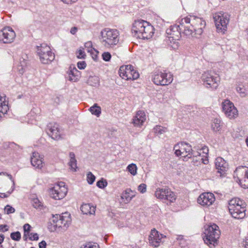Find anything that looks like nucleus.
I'll return each mask as SVG.
<instances>
[{
	"instance_id": "nucleus-54",
	"label": "nucleus",
	"mask_w": 248,
	"mask_h": 248,
	"mask_svg": "<svg viewBox=\"0 0 248 248\" xmlns=\"http://www.w3.org/2000/svg\"><path fill=\"white\" fill-rule=\"evenodd\" d=\"M7 225H0V232H6L8 230Z\"/></svg>"
},
{
	"instance_id": "nucleus-49",
	"label": "nucleus",
	"mask_w": 248,
	"mask_h": 248,
	"mask_svg": "<svg viewBox=\"0 0 248 248\" xmlns=\"http://www.w3.org/2000/svg\"><path fill=\"white\" fill-rule=\"evenodd\" d=\"M77 65L79 69H84L86 66V63L84 61L79 62H78Z\"/></svg>"
},
{
	"instance_id": "nucleus-37",
	"label": "nucleus",
	"mask_w": 248,
	"mask_h": 248,
	"mask_svg": "<svg viewBox=\"0 0 248 248\" xmlns=\"http://www.w3.org/2000/svg\"><path fill=\"white\" fill-rule=\"evenodd\" d=\"M236 91L241 96L245 97L246 95V90L244 86H238L236 88Z\"/></svg>"
},
{
	"instance_id": "nucleus-47",
	"label": "nucleus",
	"mask_w": 248,
	"mask_h": 248,
	"mask_svg": "<svg viewBox=\"0 0 248 248\" xmlns=\"http://www.w3.org/2000/svg\"><path fill=\"white\" fill-rule=\"evenodd\" d=\"M20 66L21 67V69H19V71H22V72H23V70L24 67L26 66V60L25 58L22 57L20 59Z\"/></svg>"
},
{
	"instance_id": "nucleus-22",
	"label": "nucleus",
	"mask_w": 248,
	"mask_h": 248,
	"mask_svg": "<svg viewBox=\"0 0 248 248\" xmlns=\"http://www.w3.org/2000/svg\"><path fill=\"white\" fill-rule=\"evenodd\" d=\"M43 158L37 152H33L31 157V165L36 168L41 169L43 166Z\"/></svg>"
},
{
	"instance_id": "nucleus-8",
	"label": "nucleus",
	"mask_w": 248,
	"mask_h": 248,
	"mask_svg": "<svg viewBox=\"0 0 248 248\" xmlns=\"http://www.w3.org/2000/svg\"><path fill=\"white\" fill-rule=\"evenodd\" d=\"M152 80L157 85L166 86L173 81L172 75L165 71H155L152 76Z\"/></svg>"
},
{
	"instance_id": "nucleus-51",
	"label": "nucleus",
	"mask_w": 248,
	"mask_h": 248,
	"mask_svg": "<svg viewBox=\"0 0 248 248\" xmlns=\"http://www.w3.org/2000/svg\"><path fill=\"white\" fill-rule=\"evenodd\" d=\"M31 235H32L31 236H30L29 237V239L30 240H31V241H33V240H37L38 239H39V237H38V235L37 233H31L30 234Z\"/></svg>"
},
{
	"instance_id": "nucleus-43",
	"label": "nucleus",
	"mask_w": 248,
	"mask_h": 248,
	"mask_svg": "<svg viewBox=\"0 0 248 248\" xmlns=\"http://www.w3.org/2000/svg\"><path fill=\"white\" fill-rule=\"evenodd\" d=\"M92 42L91 41H88L85 43L84 46L86 48H88V52L92 53L93 50H95V49L92 47Z\"/></svg>"
},
{
	"instance_id": "nucleus-34",
	"label": "nucleus",
	"mask_w": 248,
	"mask_h": 248,
	"mask_svg": "<svg viewBox=\"0 0 248 248\" xmlns=\"http://www.w3.org/2000/svg\"><path fill=\"white\" fill-rule=\"evenodd\" d=\"M220 121L219 119H215L212 124V127L214 131L217 132L220 130Z\"/></svg>"
},
{
	"instance_id": "nucleus-13",
	"label": "nucleus",
	"mask_w": 248,
	"mask_h": 248,
	"mask_svg": "<svg viewBox=\"0 0 248 248\" xmlns=\"http://www.w3.org/2000/svg\"><path fill=\"white\" fill-rule=\"evenodd\" d=\"M173 149L176 156L182 155L185 158L186 157L188 158L192 153L195 152L192 150V147L189 143L185 142H182L174 145Z\"/></svg>"
},
{
	"instance_id": "nucleus-32",
	"label": "nucleus",
	"mask_w": 248,
	"mask_h": 248,
	"mask_svg": "<svg viewBox=\"0 0 248 248\" xmlns=\"http://www.w3.org/2000/svg\"><path fill=\"white\" fill-rule=\"evenodd\" d=\"M167 194L165 197V200L170 201V202H174L176 200V195L175 193L167 188Z\"/></svg>"
},
{
	"instance_id": "nucleus-17",
	"label": "nucleus",
	"mask_w": 248,
	"mask_h": 248,
	"mask_svg": "<svg viewBox=\"0 0 248 248\" xmlns=\"http://www.w3.org/2000/svg\"><path fill=\"white\" fill-rule=\"evenodd\" d=\"M215 201L214 195L210 192L203 193L200 195L197 199V202L202 206H209Z\"/></svg>"
},
{
	"instance_id": "nucleus-64",
	"label": "nucleus",
	"mask_w": 248,
	"mask_h": 248,
	"mask_svg": "<svg viewBox=\"0 0 248 248\" xmlns=\"http://www.w3.org/2000/svg\"><path fill=\"white\" fill-rule=\"evenodd\" d=\"M88 248V243L84 244L80 247V248Z\"/></svg>"
},
{
	"instance_id": "nucleus-60",
	"label": "nucleus",
	"mask_w": 248,
	"mask_h": 248,
	"mask_svg": "<svg viewBox=\"0 0 248 248\" xmlns=\"http://www.w3.org/2000/svg\"><path fill=\"white\" fill-rule=\"evenodd\" d=\"M69 157H70V159H76L75 154L73 152H70L69 153Z\"/></svg>"
},
{
	"instance_id": "nucleus-9",
	"label": "nucleus",
	"mask_w": 248,
	"mask_h": 248,
	"mask_svg": "<svg viewBox=\"0 0 248 248\" xmlns=\"http://www.w3.org/2000/svg\"><path fill=\"white\" fill-rule=\"evenodd\" d=\"M230 16L228 14L219 13L214 16L215 25L218 32L224 33L229 22Z\"/></svg>"
},
{
	"instance_id": "nucleus-3",
	"label": "nucleus",
	"mask_w": 248,
	"mask_h": 248,
	"mask_svg": "<svg viewBox=\"0 0 248 248\" xmlns=\"http://www.w3.org/2000/svg\"><path fill=\"white\" fill-rule=\"evenodd\" d=\"M119 35L117 30L105 28L100 32V40L103 46L106 48H111L119 43Z\"/></svg>"
},
{
	"instance_id": "nucleus-18",
	"label": "nucleus",
	"mask_w": 248,
	"mask_h": 248,
	"mask_svg": "<svg viewBox=\"0 0 248 248\" xmlns=\"http://www.w3.org/2000/svg\"><path fill=\"white\" fill-rule=\"evenodd\" d=\"M215 167L217 173L220 174V177H223L228 170V164L222 157H217L215 160Z\"/></svg>"
},
{
	"instance_id": "nucleus-5",
	"label": "nucleus",
	"mask_w": 248,
	"mask_h": 248,
	"mask_svg": "<svg viewBox=\"0 0 248 248\" xmlns=\"http://www.w3.org/2000/svg\"><path fill=\"white\" fill-rule=\"evenodd\" d=\"M203 239L210 248H213L217 244L218 239L220 237V232L219 227L215 224L208 226L205 230Z\"/></svg>"
},
{
	"instance_id": "nucleus-24",
	"label": "nucleus",
	"mask_w": 248,
	"mask_h": 248,
	"mask_svg": "<svg viewBox=\"0 0 248 248\" xmlns=\"http://www.w3.org/2000/svg\"><path fill=\"white\" fill-rule=\"evenodd\" d=\"M69 80L76 82L79 80L80 78V72L75 67L70 66L68 71Z\"/></svg>"
},
{
	"instance_id": "nucleus-19",
	"label": "nucleus",
	"mask_w": 248,
	"mask_h": 248,
	"mask_svg": "<svg viewBox=\"0 0 248 248\" xmlns=\"http://www.w3.org/2000/svg\"><path fill=\"white\" fill-rule=\"evenodd\" d=\"M163 238V235L159 233L155 229L151 230L150 235L149 236V241L150 244L155 247L159 246V244Z\"/></svg>"
},
{
	"instance_id": "nucleus-29",
	"label": "nucleus",
	"mask_w": 248,
	"mask_h": 248,
	"mask_svg": "<svg viewBox=\"0 0 248 248\" xmlns=\"http://www.w3.org/2000/svg\"><path fill=\"white\" fill-rule=\"evenodd\" d=\"M80 210L84 214H93L95 213V208L90 204H83L80 207Z\"/></svg>"
},
{
	"instance_id": "nucleus-25",
	"label": "nucleus",
	"mask_w": 248,
	"mask_h": 248,
	"mask_svg": "<svg viewBox=\"0 0 248 248\" xmlns=\"http://www.w3.org/2000/svg\"><path fill=\"white\" fill-rule=\"evenodd\" d=\"M135 196V192L127 188L121 195V199L125 203H128Z\"/></svg>"
},
{
	"instance_id": "nucleus-57",
	"label": "nucleus",
	"mask_w": 248,
	"mask_h": 248,
	"mask_svg": "<svg viewBox=\"0 0 248 248\" xmlns=\"http://www.w3.org/2000/svg\"><path fill=\"white\" fill-rule=\"evenodd\" d=\"M242 244L245 248H248V237H246L245 239L243 240Z\"/></svg>"
},
{
	"instance_id": "nucleus-55",
	"label": "nucleus",
	"mask_w": 248,
	"mask_h": 248,
	"mask_svg": "<svg viewBox=\"0 0 248 248\" xmlns=\"http://www.w3.org/2000/svg\"><path fill=\"white\" fill-rule=\"evenodd\" d=\"M46 243L45 241L43 240L39 243V248H46Z\"/></svg>"
},
{
	"instance_id": "nucleus-33",
	"label": "nucleus",
	"mask_w": 248,
	"mask_h": 248,
	"mask_svg": "<svg viewBox=\"0 0 248 248\" xmlns=\"http://www.w3.org/2000/svg\"><path fill=\"white\" fill-rule=\"evenodd\" d=\"M154 132L157 135H161L167 131V128L161 125H157L154 128Z\"/></svg>"
},
{
	"instance_id": "nucleus-36",
	"label": "nucleus",
	"mask_w": 248,
	"mask_h": 248,
	"mask_svg": "<svg viewBox=\"0 0 248 248\" xmlns=\"http://www.w3.org/2000/svg\"><path fill=\"white\" fill-rule=\"evenodd\" d=\"M8 176H9L10 179L13 182V186L12 187V190L11 191L7 192V193H0V197H2V198L8 197L10 195V194L13 191V190L14 189L15 183H14V180L12 179V176L11 175H10V174L8 175Z\"/></svg>"
},
{
	"instance_id": "nucleus-27",
	"label": "nucleus",
	"mask_w": 248,
	"mask_h": 248,
	"mask_svg": "<svg viewBox=\"0 0 248 248\" xmlns=\"http://www.w3.org/2000/svg\"><path fill=\"white\" fill-rule=\"evenodd\" d=\"M47 134L54 140H57L60 138V132L57 125L50 127Z\"/></svg>"
},
{
	"instance_id": "nucleus-62",
	"label": "nucleus",
	"mask_w": 248,
	"mask_h": 248,
	"mask_svg": "<svg viewBox=\"0 0 248 248\" xmlns=\"http://www.w3.org/2000/svg\"><path fill=\"white\" fill-rule=\"evenodd\" d=\"M60 102V97L57 96L54 99V102L57 104H59Z\"/></svg>"
},
{
	"instance_id": "nucleus-39",
	"label": "nucleus",
	"mask_w": 248,
	"mask_h": 248,
	"mask_svg": "<svg viewBox=\"0 0 248 248\" xmlns=\"http://www.w3.org/2000/svg\"><path fill=\"white\" fill-rule=\"evenodd\" d=\"M107 182L106 180L103 179V178L101 180L98 181L97 183V186L100 188H104L107 186Z\"/></svg>"
},
{
	"instance_id": "nucleus-56",
	"label": "nucleus",
	"mask_w": 248,
	"mask_h": 248,
	"mask_svg": "<svg viewBox=\"0 0 248 248\" xmlns=\"http://www.w3.org/2000/svg\"><path fill=\"white\" fill-rule=\"evenodd\" d=\"M63 2L68 4H71L73 3L76 2L78 0H61Z\"/></svg>"
},
{
	"instance_id": "nucleus-42",
	"label": "nucleus",
	"mask_w": 248,
	"mask_h": 248,
	"mask_svg": "<svg viewBox=\"0 0 248 248\" xmlns=\"http://www.w3.org/2000/svg\"><path fill=\"white\" fill-rule=\"evenodd\" d=\"M32 205L35 208L40 207L41 205V202H40L38 198H34L32 200Z\"/></svg>"
},
{
	"instance_id": "nucleus-58",
	"label": "nucleus",
	"mask_w": 248,
	"mask_h": 248,
	"mask_svg": "<svg viewBox=\"0 0 248 248\" xmlns=\"http://www.w3.org/2000/svg\"><path fill=\"white\" fill-rule=\"evenodd\" d=\"M77 31H78V28L76 27H74L71 29L70 32L72 34H75L77 32Z\"/></svg>"
},
{
	"instance_id": "nucleus-40",
	"label": "nucleus",
	"mask_w": 248,
	"mask_h": 248,
	"mask_svg": "<svg viewBox=\"0 0 248 248\" xmlns=\"http://www.w3.org/2000/svg\"><path fill=\"white\" fill-rule=\"evenodd\" d=\"M10 236L13 240L16 241H19L21 238V234L19 232H12Z\"/></svg>"
},
{
	"instance_id": "nucleus-63",
	"label": "nucleus",
	"mask_w": 248,
	"mask_h": 248,
	"mask_svg": "<svg viewBox=\"0 0 248 248\" xmlns=\"http://www.w3.org/2000/svg\"><path fill=\"white\" fill-rule=\"evenodd\" d=\"M4 239V235L3 234H0V244H1L3 242Z\"/></svg>"
},
{
	"instance_id": "nucleus-20",
	"label": "nucleus",
	"mask_w": 248,
	"mask_h": 248,
	"mask_svg": "<svg viewBox=\"0 0 248 248\" xmlns=\"http://www.w3.org/2000/svg\"><path fill=\"white\" fill-rule=\"evenodd\" d=\"M146 120V115L143 111L139 110L137 112L136 115L132 119V123L135 126L140 127L143 124Z\"/></svg>"
},
{
	"instance_id": "nucleus-48",
	"label": "nucleus",
	"mask_w": 248,
	"mask_h": 248,
	"mask_svg": "<svg viewBox=\"0 0 248 248\" xmlns=\"http://www.w3.org/2000/svg\"><path fill=\"white\" fill-rule=\"evenodd\" d=\"M138 190L141 193H144L146 191V185L141 184L138 186Z\"/></svg>"
},
{
	"instance_id": "nucleus-21",
	"label": "nucleus",
	"mask_w": 248,
	"mask_h": 248,
	"mask_svg": "<svg viewBox=\"0 0 248 248\" xmlns=\"http://www.w3.org/2000/svg\"><path fill=\"white\" fill-rule=\"evenodd\" d=\"M188 158H192L193 164L195 166H198L202 162L204 164H207L208 162L207 159H204L201 156V153L195 151L189 156Z\"/></svg>"
},
{
	"instance_id": "nucleus-31",
	"label": "nucleus",
	"mask_w": 248,
	"mask_h": 248,
	"mask_svg": "<svg viewBox=\"0 0 248 248\" xmlns=\"http://www.w3.org/2000/svg\"><path fill=\"white\" fill-rule=\"evenodd\" d=\"M92 114L95 115L97 117H99L101 113V107L97 104H94L89 109Z\"/></svg>"
},
{
	"instance_id": "nucleus-44",
	"label": "nucleus",
	"mask_w": 248,
	"mask_h": 248,
	"mask_svg": "<svg viewBox=\"0 0 248 248\" xmlns=\"http://www.w3.org/2000/svg\"><path fill=\"white\" fill-rule=\"evenodd\" d=\"M4 210L6 212L7 214H10L11 213H13L15 211V209L13 207L9 205H7L5 208Z\"/></svg>"
},
{
	"instance_id": "nucleus-11",
	"label": "nucleus",
	"mask_w": 248,
	"mask_h": 248,
	"mask_svg": "<svg viewBox=\"0 0 248 248\" xmlns=\"http://www.w3.org/2000/svg\"><path fill=\"white\" fill-rule=\"evenodd\" d=\"M120 76L125 80H135L139 77L138 72L131 65L121 66L119 70Z\"/></svg>"
},
{
	"instance_id": "nucleus-52",
	"label": "nucleus",
	"mask_w": 248,
	"mask_h": 248,
	"mask_svg": "<svg viewBox=\"0 0 248 248\" xmlns=\"http://www.w3.org/2000/svg\"><path fill=\"white\" fill-rule=\"evenodd\" d=\"M202 151V153L205 154L206 157L205 158L207 159V155L208 154V148L206 146L203 147L201 150V151Z\"/></svg>"
},
{
	"instance_id": "nucleus-26",
	"label": "nucleus",
	"mask_w": 248,
	"mask_h": 248,
	"mask_svg": "<svg viewBox=\"0 0 248 248\" xmlns=\"http://www.w3.org/2000/svg\"><path fill=\"white\" fill-rule=\"evenodd\" d=\"M58 218L62 220V222L63 224V230H65L71 223V219L70 218V215L65 212L62 214V215H58Z\"/></svg>"
},
{
	"instance_id": "nucleus-4",
	"label": "nucleus",
	"mask_w": 248,
	"mask_h": 248,
	"mask_svg": "<svg viewBox=\"0 0 248 248\" xmlns=\"http://www.w3.org/2000/svg\"><path fill=\"white\" fill-rule=\"evenodd\" d=\"M246 202L238 198H234L229 201V210L232 217L235 218H243L246 216Z\"/></svg>"
},
{
	"instance_id": "nucleus-38",
	"label": "nucleus",
	"mask_w": 248,
	"mask_h": 248,
	"mask_svg": "<svg viewBox=\"0 0 248 248\" xmlns=\"http://www.w3.org/2000/svg\"><path fill=\"white\" fill-rule=\"evenodd\" d=\"M95 179V177L91 172H89L87 174V180L88 183L91 185L93 184Z\"/></svg>"
},
{
	"instance_id": "nucleus-45",
	"label": "nucleus",
	"mask_w": 248,
	"mask_h": 248,
	"mask_svg": "<svg viewBox=\"0 0 248 248\" xmlns=\"http://www.w3.org/2000/svg\"><path fill=\"white\" fill-rule=\"evenodd\" d=\"M102 56L103 59L106 62L109 61L111 57L110 53L108 52H104Z\"/></svg>"
},
{
	"instance_id": "nucleus-41",
	"label": "nucleus",
	"mask_w": 248,
	"mask_h": 248,
	"mask_svg": "<svg viewBox=\"0 0 248 248\" xmlns=\"http://www.w3.org/2000/svg\"><path fill=\"white\" fill-rule=\"evenodd\" d=\"M69 165L70 167V168L74 171H76L77 167V160L75 159H70V161L69 162Z\"/></svg>"
},
{
	"instance_id": "nucleus-59",
	"label": "nucleus",
	"mask_w": 248,
	"mask_h": 248,
	"mask_svg": "<svg viewBox=\"0 0 248 248\" xmlns=\"http://www.w3.org/2000/svg\"><path fill=\"white\" fill-rule=\"evenodd\" d=\"M92 80H93L96 81L95 84H97L98 82V78L97 77H91V78H90L89 79V82H90Z\"/></svg>"
},
{
	"instance_id": "nucleus-61",
	"label": "nucleus",
	"mask_w": 248,
	"mask_h": 248,
	"mask_svg": "<svg viewBox=\"0 0 248 248\" xmlns=\"http://www.w3.org/2000/svg\"><path fill=\"white\" fill-rule=\"evenodd\" d=\"M29 235H30V233L29 232H24V235H23V239H24V240H25V241L27 240V237H28V236H29Z\"/></svg>"
},
{
	"instance_id": "nucleus-6",
	"label": "nucleus",
	"mask_w": 248,
	"mask_h": 248,
	"mask_svg": "<svg viewBox=\"0 0 248 248\" xmlns=\"http://www.w3.org/2000/svg\"><path fill=\"white\" fill-rule=\"evenodd\" d=\"M184 32V28L181 27V21L179 22V25H174L170 26L166 30V34L168 38V41L172 45L171 46L173 48H176L178 47V40L181 37V32Z\"/></svg>"
},
{
	"instance_id": "nucleus-53",
	"label": "nucleus",
	"mask_w": 248,
	"mask_h": 248,
	"mask_svg": "<svg viewBox=\"0 0 248 248\" xmlns=\"http://www.w3.org/2000/svg\"><path fill=\"white\" fill-rule=\"evenodd\" d=\"M23 229L25 232L30 233L31 226L29 224H25L23 226Z\"/></svg>"
},
{
	"instance_id": "nucleus-12",
	"label": "nucleus",
	"mask_w": 248,
	"mask_h": 248,
	"mask_svg": "<svg viewBox=\"0 0 248 248\" xmlns=\"http://www.w3.org/2000/svg\"><path fill=\"white\" fill-rule=\"evenodd\" d=\"M214 73L211 71L204 72L202 76L203 85L207 88L216 89L219 84V78L218 76H215Z\"/></svg>"
},
{
	"instance_id": "nucleus-15",
	"label": "nucleus",
	"mask_w": 248,
	"mask_h": 248,
	"mask_svg": "<svg viewBox=\"0 0 248 248\" xmlns=\"http://www.w3.org/2000/svg\"><path fill=\"white\" fill-rule=\"evenodd\" d=\"M222 108L225 116L230 119L238 116V110L233 104L229 100H225L222 103Z\"/></svg>"
},
{
	"instance_id": "nucleus-7",
	"label": "nucleus",
	"mask_w": 248,
	"mask_h": 248,
	"mask_svg": "<svg viewBox=\"0 0 248 248\" xmlns=\"http://www.w3.org/2000/svg\"><path fill=\"white\" fill-rule=\"evenodd\" d=\"M36 52L41 62L43 64H49L55 59L54 54L51 51L50 47L46 44L37 46Z\"/></svg>"
},
{
	"instance_id": "nucleus-1",
	"label": "nucleus",
	"mask_w": 248,
	"mask_h": 248,
	"mask_svg": "<svg viewBox=\"0 0 248 248\" xmlns=\"http://www.w3.org/2000/svg\"><path fill=\"white\" fill-rule=\"evenodd\" d=\"M181 25L184 28L183 33L187 37H197L201 35L205 27V21L202 18L190 15L181 19Z\"/></svg>"
},
{
	"instance_id": "nucleus-50",
	"label": "nucleus",
	"mask_w": 248,
	"mask_h": 248,
	"mask_svg": "<svg viewBox=\"0 0 248 248\" xmlns=\"http://www.w3.org/2000/svg\"><path fill=\"white\" fill-rule=\"evenodd\" d=\"M87 248H100L98 244L95 243L88 242Z\"/></svg>"
},
{
	"instance_id": "nucleus-28",
	"label": "nucleus",
	"mask_w": 248,
	"mask_h": 248,
	"mask_svg": "<svg viewBox=\"0 0 248 248\" xmlns=\"http://www.w3.org/2000/svg\"><path fill=\"white\" fill-rule=\"evenodd\" d=\"M9 108L8 102L6 100V96H1L0 95V112L5 114Z\"/></svg>"
},
{
	"instance_id": "nucleus-23",
	"label": "nucleus",
	"mask_w": 248,
	"mask_h": 248,
	"mask_svg": "<svg viewBox=\"0 0 248 248\" xmlns=\"http://www.w3.org/2000/svg\"><path fill=\"white\" fill-rule=\"evenodd\" d=\"M58 215L53 216L52 219V223L51 222V225L48 226V229L51 232L56 231L57 228H61L63 229V224L62 222V220L58 218Z\"/></svg>"
},
{
	"instance_id": "nucleus-46",
	"label": "nucleus",
	"mask_w": 248,
	"mask_h": 248,
	"mask_svg": "<svg viewBox=\"0 0 248 248\" xmlns=\"http://www.w3.org/2000/svg\"><path fill=\"white\" fill-rule=\"evenodd\" d=\"M83 49H79L77 53V57L78 59H84L86 56L85 53Z\"/></svg>"
},
{
	"instance_id": "nucleus-10",
	"label": "nucleus",
	"mask_w": 248,
	"mask_h": 248,
	"mask_svg": "<svg viewBox=\"0 0 248 248\" xmlns=\"http://www.w3.org/2000/svg\"><path fill=\"white\" fill-rule=\"evenodd\" d=\"M67 193V188L64 183L61 182L55 184L49 189V194L51 198L55 200H60L63 198Z\"/></svg>"
},
{
	"instance_id": "nucleus-30",
	"label": "nucleus",
	"mask_w": 248,
	"mask_h": 248,
	"mask_svg": "<svg viewBox=\"0 0 248 248\" xmlns=\"http://www.w3.org/2000/svg\"><path fill=\"white\" fill-rule=\"evenodd\" d=\"M167 193V188H158L155 192V196L158 199L165 200Z\"/></svg>"
},
{
	"instance_id": "nucleus-14",
	"label": "nucleus",
	"mask_w": 248,
	"mask_h": 248,
	"mask_svg": "<svg viewBox=\"0 0 248 248\" xmlns=\"http://www.w3.org/2000/svg\"><path fill=\"white\" fill-rule=\"evenodd\" d=\"M240 184L244 188H248V168L245 166L237 167L234 171Z\"/></svg>"
},
{
	"instance_id": "nucleus-35",
	"label": "nucleus",
	"mask_w": 248,
	"mask_h": 248,
	"mask_svg": "<svg viewBox=\"0 0 248 248\" xmlns=\"http://www.w3.org/2000/svg\"><path fill=\"white\" fill-rule=\"evenodd\" d=\"M127 169L128 171L133 175H135L137 173V167L135 164L132 163L129 165L127 167Z\"/></svg>"
},
{
	"instance_id": "nucleus-2",
	"label": "nucleus",
	"mask_w": 248,
	"mask_h": 248,
	"mask_svg": "<svg viewBox=\"0 0 248 248\" xmlns=\"http://www.w3.org/2000/svg\"><path fill=\"white\" fill-rule=\"evenodd\" d=\"M132 32L137 38L149 39L151 38L154 34V28L148 22L140 19L135 21L133 24Z\"/></svg>"
},
{
	"instance_id": "nucleus-16",
	"label": "nucleus",
	"mask_w": 248,
	"mask_h": 248,
	"mask_svg": "<svg viewBox=\"0 0 248 248\" xmlns=\"http://www.w3.org/2000/svg\"><path fill=\"white\" fill-rule=\"evenodd\" d=\"M16 37V33L10 27H6L0 31V41L3 43H11Z\"/></svg>"
}]
</instances>
